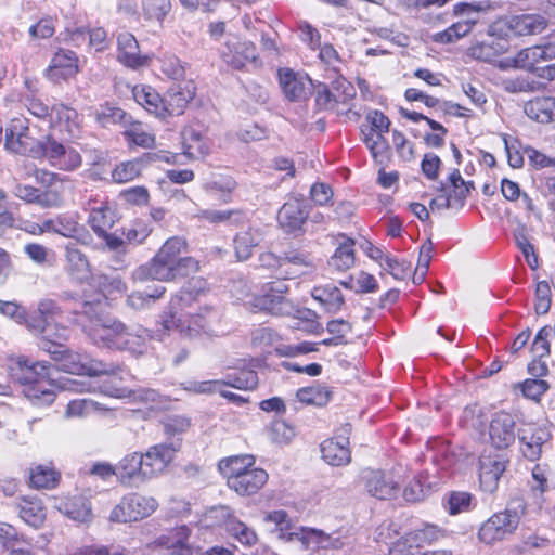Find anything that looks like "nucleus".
<instances>
[{
    "label": "nucleus",
    "instance_id": "nucleus-8",
    "mask_svg": "<svg viewBox=\"0 0 555 555\" xmlns=\"http://www.w3.org/2000/svg\"><path fill=\"white\" fill-rule=\"evenodd\" d=\"M518 525L519 516L517 512L504 511L496 513L480 527L478 537L482 542L492 544L512 534Z\"/></svg>",
    "mask_w": 555,
    "mask_h": 555
},
{
    "label": "nucleus",
    "instance_id": "nucleus-25",
    "mask_svg": "<svg viewBox=\"0 0 555 555\" xmlns=\"http://www.w3.org/2000/svg\"><path fill=\"white\" fill-rule=\"evenodd\" d=\"M255 457L250 454L234 455L219 462L218 468L227 479L228 487L232 480L241 479L247 472L255 468Z\"/></svg>",
    "mask_w": 555,
    "mask_h": 555
},
{
    "label": "nucleus",
    "instance_id": "nucleus-59",
    "mask_svg": "<svg viewBox=\"0 0 555 555\" xmlns=\"http://www.w3.org/2000/svg\"><path fill=\"white\" fill-rule=\"evenodd\" d=\"M539 53L540 48L538 46L522 49L514 57V65L519 68L532 69L541 62Z\"/></svg>",
    "mask_w": 555,
    "mask_h": 555
},
{
    "label": "nucleus",
    "instance_id": "nucleus-23",
    "mask_svg": "<svg viewBox=\"0 0 555 555\" xmlns=\"http://www.w3.org/2000/svg\"><path fill=\"white\" fill-rule=\"evenodd\" d=\"M280 82L285 96L291 101L307 99L311 80L307 76H300L291 69L280 70Z\"/></svg>",
    "mask_w": 555,
    "mask_h": 555
},
{
    "label": "nucleus",
    "instance_id": "nucleus-58",
    "mask_svg": "<svg viewBox=\"0 0 555 555\" xmlns=\"http://www.w3.org/2000/svg\"><path fill=\"white\" fill-rule=\"evenodd\" d=\"M384 133L385 132L377 131H369V133H364V142L376 160L378 157L383 158L388 150V144L384 138ZM383 159H380V162Z\"/></svg>",
    "mask_w": 555,
    "mask_h": 555
},
{
    "label": "nucleus",
    "instance_id": "nucleus-1",
    "mask_svg": "<svg viewBox=\"0 0 555 555\" xmlns=\"http://www.w3.org/2000/svg\"><path fill=\"white\" fill-rule=\"evenodd\" d=\"M186 249L184 238L173 236L168 238L152 260L139 267L133 272L137 281L144 282L153 279L158 281H173L199 270V262L193 257H181Z\"/></svg>",
    "mask_w": 555,
    "mask_h": 555
},
{
    "label": "nucleus",
    "instance_id": "nucleus-42",
    "mask_svg": "<svg viewBox=\"0 0 555 555\" xmlns=\"http://www.w3.org/2000/svg\"><path fill=\"white\" fill-rule=\"evenodd\" d=\"M185 389L195 393H214L219 392L221 397L237 405L247 402V399L232 391L224 390L221 382H190Z\"/></svg>",
    "mask_w": 555,
    "mask_h": 555
},
{
    "label": "nucleus",
    "instance_id": "nucleus-33",
    "mask_svg": "<svg viewBox=\"0 0 555 555\" xmlns=\"http://www.w3.org/2000/svg\"><path fill=\"white\" fill-rule=\"evenodd\" d=\"M120 483L130 486L134 480H143L142 453L127 454L116 466Z\"/></svg>",
    "mask_w": 555,
    "mask_h": 555
},
{
    "label": "nucleus",
    "instance_id": "nucleus-14",
    "mask_svg": "<svg viewBox=\"0 0 555 555\" xmlns=\"http://www.w3.org/2000/svg\"><path fill=\"white\" fill-rule=\"evenodd\" d=\"M515 425V418L509 413H495L489 425L491 443L498 449H505L513 444L517 437Z\"/></svg>",
    "mask_w": 555,
    "mask_h": 555
},
{
    "label": "nucleus",
    "instance_id": "nucleus-41",
    "mask_svg": "<svg viewBox=\"0 0 555 555\" xmlns=\"http://www.w3.org/2000/svg\"><path fill=\"white\" fill-rule=\"evenodd\" d=\"M449 535L447 529L434 524H424L422 528L410 531V539L415 542L416 547L437 543Z\"/></svg>",
    "mask_w": 555,
    "mask_h": 555
},
{
    "label": "nucleus",
    "instance_id": "nucleus-43",
    "mask_svg": "<svg viewBox=\"0 0 555 555\" xmlns=\"http://www.w3.org/2000/svg\"><path fill=\"white\" fill-rule=\"evenodd\" d=\"M65 251L69 273L79 281L88 279L90 270L86 255L72 244L66 245Z\"/></svg>",
    "mask_w": 555,
    "mask_h": 555
},
{
    "label": "nucleus",
    "instance_id": "nucleus-12",
    "mask_svg": "<svg viewBox=\"0 0 555 555\" xmlns=\"http://www.w3.org/2000/svg\"><path fill=\"white\" fill-rule=\"evenodd\" d=\"M42 152L50 163L61 170L73 171L81 166L82 158L78 151L65 146L54 139H48L42 144Z\"/></svg>",
    "mask_w": 555,
    "mask_h": 555
},
{
    "label": "nucleus",
    "instance_id": "nucleus-46",
    "mask_svg": "<svg viewBox=\"0 0 555 555\" xmlns=\"http://www.w3.org/2000/svg\"><path fill=\"white\" fill-rule=\"evenodd\" d=\"M475 25L474 21L463 20L456 23H453L447 29L436 33L433 35V41L436 43H453L460 40L461 38L468 35Z\"/></svg>",
    "mask_w": 555,
    "mask_h": 555
},
{
    "label": "nucleus",
    "instance_id": "nucleus-9",
    "mask_svg": "<svg viewBox=\"0 0 555 555\" xmlns=\"http://www.w3.org/2000/svg\"><path fill=\"white\" fill-rule=\"evenodd\" d=\"M363 481L367 493L379 500H389L399 491L401 479L393 472L366 470Z\"/></svg>",
    "mask_w": 555,
    "mask_h": 555
},
{
    "label": "nucleus",
    "instance_id": "nucleus-64",
    "mask_svg": "<svg viewBox=\"0 0 555 555\" xmlns=\"http://www.w3.org/2000/svg\"><path fill=\"white\" fill-rule=\"evenodd\" d=\"M418 548L410 539V531L392 543L388 555H417Z\"/></svg>",
    "mask_w": 555,
    "mask_h": 555
},
{
    "label": "nucleus",
    "instance_id": "nucleus-17",
    "mask_svg": "<svg viewBox=\"0 0 555 555\" xmlns=\"http://www.w3.org/2000/svg\"><path fill=\"white\" fill-rule=\"evenodd\" d=\"M520 449L525 457L530 461L538 460L542 454V446L550 439V433L534 425H527L517 430Z\"/></svg>",
    "mask_w": 555,
    "mask_h": 555
},
{
    "label": "nucleus",
    "instance_id": "nucleus-5",
    "mask_svg": "<svg viewBox=\"0 0 555 555\" xmlns=\"http://www.w3.org/2000/svg\"><path fill=\"white\" fill-rule=\"evenodd\" d=\"M47 352L59 363V367L67 373L77 375H111L117 372V367L101 361L91 359L86 353L69 350L65 346L47 348Z\"/></svg>",
    "mask_w": 555,
    "mask_h": 555
},
{
    "label": "nucleus",
    "instance_id": "nucleus-44",
    "mask_svg": "<svg viewBox=\"0 0 555 555\" xmlns=\"http://www.w3.org/2000/svg\"><path fill=\"white\" fill-rule=\"evenodd\" d=\"M133 98L150 113L162 118L163 98L150 86H137L133 88Z\"/></svg>",
    "mask_w": 555,
    "mask_h": 555
},
{
    "label": "nucleus",
    "instance_id": "nucleus-56",
    "mask_svg": "<svg viewBox=\"0 0 555 555\" xmlns=\"http://www.w3.org/2000/svg\"><path fill=\"white\" fill-rule=\"evenodd\" d=\"M473 505V496L468 492L454 491L448 498V512L450 515L468 512Z\"/></svg>",
    "mask_w": 555,
    "mask_h": 555
},
{
    "label": "nucleus",
    "instance_id": "nucleus-48",
    "mask_svg": "<svg viewBox=\"0 0 555 555\" xmlns=\"http://www.w3.org/2000/svg\"><path fill=\"white\" fill-rule=\"evenodd\" d=\"M353 245V240L345 238L331 257L328 261L330 266L338 271H345L351 268L354 264Z\"/></svg>",
    "mask_w": 555,
    "mask_h": 555
},
{
    "label": "nucleus",
    "instance_id": "nucleus-35",
    "mask_svg": "<svg viewBox=\"0 0 555 555\" xmlns=\"http://www.w3.org/2000/svg\"><path fill=\"white\" fill-rule=\"evenodd\" d=\"M262 241V233L259 229L248 228L238 232L233 240L235 255L238 260H247L255 247Z\"/></svg>",
    "mask_w": 555,
    "mask_h": 555
},
{
    "label": "nucleus",
    "instance_id": "nucleus-47",
    "mask_svg": "<svg viewBox=\"0 0 555 555\" xmlns=\"http://www.w3.org/2000/svg\"><path fill=\"white\" fill-rule=\"evenodd\" d=\"M53 229L52 233L60 234L68 238L82 240L83 236H88L85 228L80 225L77 220L70 216L60 215L52 219Z\"/></svg>",
    "mask_w": 555,
    "mask_h": 555
},
{
    "label": "nucleus",
    "instance_id": "nucleus-36",
    "mask_svg": "<svg viewBox=\"0 0 555 555\" xmlns=\"http://www.w3.org/2000/svg\"><path fill=\"white\" fill-rule=\"evenodd\" d=\"M526 115L539 122L546 124L555 118V98H535L525 105Z\"/></svg>",
    "mask_w": 555,
    "mask_h": 555
},
{
    "label": "nucleus",
    "instance_id": "nucleus-4",
    "mask_svg": "<svg viewBox=\"0 0 555 555\" xmlns=\"http://www.w3.org/2000/svg\"><path fill=\"white\" fill-rule=\"evenodd\" d=\"M78 321L94 344L117 349L125 325L104 315L100 304L85 302Z\"/></svg>",
    "mask_w": 555,
    "mask_h": 555
},
{
    "label": "nucleus",
    "instance_id": "nucleus-22",
    "mask_svg": "<svg viewBox=\"0 0 555 555\" xmlns=\"http://www.w3.org/2000/svg\"><path fill=\"white\" fill-rule=\"evenodd\" d=\"M96 204L95 199L87 204V209L89 210L88 223L95 234H105V231L113 228L116 215L107 202Z\"/></svg>",
    "mask_w": 555,
    "mask_h": 555
},
{
    "label": "nucleus",
    "instance_id": "nucleus-3",
    "mask_svg": "<svg viewBox=\"0 0 555 555\" xmlns=\"http://www.w3.org/2000/svg\"><path fill=\"white\" fill-rule=\"evenodd\" d=\"M160 323L165 330H176L186 338L212 337L218 334L219 317L211 308H201L195 314H178V311L164 312Z\"/></svg>",
    "mask_w": 555,
    "mask_h": 555
},
{
    "label": "nucleus",
    "instance_id": "nucleus-34",
    "mask_svg": "<svg viewBox=\"0 0 555 555\" xmlns=\"http://www.w3.org/2000/svg\"><path fill=\"white\" fill-rule=\"evenodd\" d=\"M322 457L333 466L346 465L350 462V450L347 446L346 436L341 439H327L321 444Z\"/></svg>",
    "mask_w": 555,
    "mask_h": 555
},
{
    "label": "nucleus",
    "instance_id": "nucleus-16",
    "mask_svg": "<svg viewBox=\"0 0 555 555\" xmlns=\"http://www.w3.org/2000/svg\"><path fill=\"white\" fill-rule=\"evenodd\" d=\"M287 540L300 544L305 550L339 548L344 544L339 538H333L321 530L305 527L289 532Z\"/></svg>",
    "mask_w": 555,
    "mask_h": 555
},
{
    "label": "nucleus",
    "instance_id": "nucleus-37",
    "mask_svg": "<svg viewBox=\"0 0 555 555\" xmlns=\"http://www.w3.org/2000/svg\"><path fill=\"white\" fill-rule=\"evenodd\" d=\"M189 535L190 529L186 526H180L163 537L162 544L166 546L167 555H193V550L188 543Z\"/></svg>",
    "mask_w": 555,
    "mask_h": 555
},
{
    "label": "nucleus",
    "instance_id": "nucleus-38",
    "mask_svg": "<svg viewBox=\"0 0 555 555\" xmlns=\"http://www.w3.org/2000/svg\"><path fill=\"white\" fill-rule=\"evenodd\" d=\"M311 296L332 313L339 311L344 305L340 289L331 283L315 286L311 292Z\"/></svg>",
    "mask_w": 555,
    "mask_h": 555
},
{
    "label": "nucleus",
    "instance_id": "nucleus-52",
    "mask_svg": "<svg viewBox=\"0 0 555 555\" xmlns=\"http://www.w3.org/2000/svg\"><path fill=\"white\" fill-rule=\"evenodd\" d=\"M296 397L302 403L323 406L330 401L331 391L322 386H312L299 389Z\"/></svg>",
    "mask_w": 555,
    "mask_h": 555
},
{
    "label": "nucleus",
    "instance_id": "nucleus-30",
    "mask_svg": "<svg viewBox=\"0 0 555 555\" xmlns=\"http://www.w3.org/2000/svg\"><path fill=\"white\" fill-rule=\"evenodd\" d=\"M268 481L264 469L255 467L247 472L241 479L232 480L229 488L240 495H253L257 493Z\"/></svg>",
    "mask_w": 555,
    "mask_h": 555
},
{
    "label": "nucleus",
    "instance_id": "nucleus-53",
    "mask_svg": "<svg viewBox=\"0 0 555 555\" xmlns=\"http://www.w3.org/2000/svg\"><path fill=\"white\" fill-rule=\"evenodd\" d=\"M49 383L41 379L34 385L24 388L23 392L26 398L37 404H50L54 401V392L48 387Z\"/></svg>",
    "mask_w": 555,
    "mask_h": 555
},
{
    "label": "nucleus",
    "instance_id": "nucleus-32",
    "mask_svg": "<svg viewBox=\"0 0 555 555\" xmlns=\"http://www.w3.org/2000/svg\"><path fill=\"white\" fill-rule=\"evenodd\" d=\"M548 21L541 14H521L512 17L511 29L519 36L541 34L546 29Z\"/></svg>",
    "mask_w": 555,
    "mask_h": 555
},
{
    "label": "nucleus",
    "instance_id": "nucleus-6",
    "mask_svg": "<svg viewBox=\"0 0 555 555\" xmlns=\"http://www.w3.org/2000/svg\"><path fill=\"white\" fill-rule=\"evenodd\" d=\"M157 506V501L152 496L128 494L112 509L109 520L113 522L138 521L152 515Z\"/></svg>",
    "mask_w": 555,
    "mask_h": 555
},
{
    "label": "nucleus",
    "instance_id": "nucleus-55",
    "mask_svg": "<svg viewBox=\"0 0 555 555\" xmlns=\"http://www.w3.org/2000/svg\"><path fill=\"white\" fill-rule=\"evenodd\" d=\"M125 137L129 142L143 149H151L155 144V138L147 132L140 122L132 124L126 131Z\"/></svg>",
    "mask_w": 555,
    "mask_h": 555
},
{
    "label": "nucleus",
    "instance_id": "nucleus-54",
    "mask_svg": "<svg viewBox=\"0 0 555 555\" xmlns=\"http://www.w3.org/2000/svg\"><path fill=\"white\" fill-rule=\"evenodd\" d=\"M270 440L278 444H287L295 437L294 428L282 420H276L267 428Z\"/></svg>",
    "mask_w": 555,
    "mask_h": 555
},
{
    "label": "nucleus",
    "instance_id": "nucleus-21",
    "mask_svg": "<svg viewBox=\"0 0 555 555\" xmlns=\"http://www.w3.org/2000/svg\"><path fill=\"white\" fill-rule=\"evenodd\" d=\"M117 59L120 63L130 68H139L146 65L147 57L141 55L139 43L132 34H119L117 37Z\"/></svg>",
    "mask_w": 555,
    "mask_h": 555
},
{
    "label": "nucleus",
    "instance_id": "nucleus-61",
    "mask_svg": "<svg viewBox=\"0 0 555 555\" xmlns=\"http://www.w3.org/2000/svg\"><path fill=\"white\" fill-rule=\"evenodd\" d=\"M552 332L551 325H546L538 332L531 346V351L535 358L542 359L550 354V343L547 338L552 335Z\"/></svg>",
    "mask_w": 555,
    "mask_h": 555
},
{
    "label": "nucleus",
    "instance_id": "nucleus-57",
    "mask_svg": "<svg viewBox=\"0 0 555 555\" xmlns=\"http://www.w3.org/2000/svg\"><path fill=\"white\" fill-rule=\"evenodd\" d=\"M170 7L169 0H142L143 12L149 20L162 21Z\"/></svg>",
    "mask_w": 555,
    "mask_h": 555
},
{
    "label": "nucleus",
    "instance_id": "nucleus-26",
    "mask_svg": "<svg viewBox=\"0 0 555 555\" xmlns=\"http://www.w3.org/2000/svg\"><path fill=\"white\" fill-rule=\"evenodd\" d=\"M51 124L52 127L59 132L67 134L68 137H76L80 129V120L78 113L65 105H55L51 109Z\"/></svg>",
    "mask_w": 555,
    "mask_h": 555
},
{
    "label": "nucleus",
    "instance_id": "nucleus-40",
    "mask_svg": "<svg viewBox=\"0 0 555 555\" xmlns=\"http://www.w3.org/2000/svg\"><path fill=\"white\" fill-rule=\"evenodd\" d=\"M60 480V473L51 465H35L29 470V483L36 489H52Z\"/></svg>",
    "mask_w": 555,
    "mask_h": 555
},
{
    "label": "nucleus",
    "instance_id": "nucleus-18",
    "mask_svg": "<svg viewBox=\"0 0 555 555\" xmlns=\"http://www.w3.org/2000/svg\"><path fill=\"white\" fill-rule=\"evenodd\" d=\"M194 95V88L189 83L185 86L176 85L171 87L163 98L162 118L183 114Z\"/></svg>",
    "mask_w": 555,
    "mask_h": 555
},
{
    "label": "nucleus",
    "instance_id": "nucleus-24",
    "mask_svg": "<svg viewBox=\"0 0 555 555\" xmlns=\"http://www.w3.org/2000/svg\"><path fill=\"white\" fill-rule=\"evenodd\" d=\"M255 457L250 454L234 455L219 462L218 468L227 479L228 487L232 480L241 479L247 472L255 468Z\"/></svg>",
    "mask_w": 555,
    "mask_h": 555
},
{
    "label": "nucleus",
    "instance_id": "nucleus-50",
    "mask_svg": "<svg viewBox=\"0 0 555 555\" xmlns=\"http://www.w3.org/2000/svg\"><path fill=\"white\" fill-rule=\"evenodd\" d=\"M235 181L229 176L216 175L204 184V190L212 195L217 196L223 202H228V196L235 189Z\"/></svg>",
    "mask_w": 555,
    "mask_h": 555
},
{
    "label": "nucleus",
    "instance_id": "nucleus-29",
    "mask_svg": "<svg viewBox=\"0 0 555 555\" xmlns=\"http://www.w3.org/2000/svg\"><path fill=\"white\" fill-rule=\"evenodd\" d=\"M307 219L304 205L297 201L285 203L279 211L278 220L286 232H294L301 228Z\"/></svg>",
    "mask_w": 555,
    "mask_h": 555
},
{
    "label": "nucleus",
    "instance_id": "nucleus-39",
    "mask_svg": "<svg viewBox=\"0 0 555 555\" xmlns=\"http://www.w3.org/2000/svg\"><path fill=\"white\" fill-rule=\"evenodd\" d=\"M224 526L229 535L242 545L251 546L258 541L256 531L233 515L228 516Z\"/></svg>",
    "mask_w": 555,
    "mask_h": 555
},
{
    "label": "nucleus",
    "instance_id": "nucleus-63",
    "mask_svg": "<svg viewBox=\"0 0 555 555\" xmlns=\"http://www.w3.org/2000/svg\"><path fill=\"white\" fill-rule=\"evenodd\" d=\"M66 514L74 520L85 522L91 517V508L85 499L78 498L66 505Z\"/></svg>",
    "mask_w": 555,
    "mask_h": 555
},
{
    "label": "nucleus",
    "instance_id": "nucleus-27",
    "mask_svg": "<svg viewBox=\"0 0 555 555\" xmlns=\"http://www.w3.org/2000/svg\"><path fill=\"white\" fill-rule=\"evenodd\" d=\"M184 154L191 159H202L210 152V143L205 134L192 126L185 127L182 132Z\"/></svg>",
    "mask_w": 555,
    "mask_h": 555
},
{
    "label": "nucleus",
    "instance_id": "nucleus-62",
    "mask_svg": "<svg viewBox=\"0 0 555 555\" xmlns=\"http://www.w3.org/2000/svg\"><path fill=\"white\" fill-rule=\"evenodd\" d=\"M140 173V165L135 162H126L116 166L112 178L117 183H126L133 180Z\"/></svg>",
    "mask_w": 555,
    "mask_h": 555
},
{
    "label": "nucleus",
    "instance_id": "nucleus-31",
    "mask_svg": "<svg viewBox=\"0 0 555 555\" xmlns=\"http://www.w3.org/2000/svg\"><path fill=\"white\" fill-rule=\"evenodd\" d=\"M250 306L260 311H266L275 315L286 313L291 307L285 296L276 295L273 292L268 291L264 286L262 288V294L253 297Z\"/></svg>",
    "mask_w": 555,
    "mask_h": 555
},
{
    "label": "nucleus",
    "instance_id": "nucleus-13",
    "mask_svg": "<svg viewBox=\"0 0 555 555\" xmlns=\"http://www.w3.org/2000/svg\"><path fill=\"white\" fill-rule=\"evenodd\" d=\"M283 279H296L317 270L315 258L311 253L293 247L283 253Z\"/></svg>",
    "mask_w": 555,
    "mask_h": 555
},
{
    "label": "nucleus",
    "instance_id": "nucleus-51",
    "mask_svg": "<svg viewBox=\"0 0 555 555\" xmlns=\"http://www.w3.org/2000/svg\"><path fill=\"white\" fill-rule=\"evenodd\" d=\"M69 331L67 327L60 325L55 322L47 323L42 327L43 344L41 348L47 351V348L54 349L56 346H63L62 341L68 339Z\"/></svg>",
    "mask_w": 555,
    "mask_h": 555
},
{
    "label": "nucleus",
    "instance_id": "nucleus-7",
    "mask_svg": "<svg viewBox=\"0 0 555 555\" xmlns=\"http://www.w3.org/2000/svg\"><path fill=\"white\" fill-rule=\"evenodd\" d=\"M5 147L16 154L36 155L42 145L31 134L25 118H13L5 129Z\"/></svg>",
    "mask_w": 555,
    "mask_h": 555
},
{
    "label": "nucleus",
    "instance_id": "nucleus-15",
    "mask_svg": "<svg viewBox=\"0 0 555 555\" xmlns=\"http://www.w3.org/2000/svg\"><path fill=\"white\" fill-rule=\"evenodd\" d=\"M44 362H30L28 359L18 358L9 367V374L13 382L25 387L34 385L41 379H47L49 372Z\"/></svg>",
    "mask_w": 555,
    "mask_h": 555
},
{
    "label": "nucleus",
    "instance_id": "nucleus-45",
    "mask_svg": "<svg viewBox=\"0 0 555 555\" xmlns=\"http://www.w3.org/2000/svg\"><path fill=\"white\" fill-rule=\"evenodd\" d=\"M20 517L29 526L38 528L46 519V511L40 500L23 499L18 505Z\"/></svg>",
    "mask_w": 555,
    "mask_h": 555
},
{
    "label": "nucleus",
    "instance_id": "nucleus-19",
    "mask_svg": "<svg viewBox=\"0 0 555 555\" xmlns=\"http://www.w3.org/2000/svg\"><path fill=\"white\" fill-rule=\"evenodd\" d=\"M223 61L233 69H243L247 63L256 67L260 65L256 46L250 41L227 44V51H222Z\"/></svg>",
    "mask_w": 555,
    "mask_h": 555
},
{
    "label": "nucleus",
    "instance_id": "nucleus-2",
    "mask_svg": "<svg viewBox=\"0 0 555 555\" xmlns=\"http://www.w3.org/2000/svg\"><path fill=\"white\" fill-rule=\"evenodd\" d=\"M34 178L42 188L28 184H16L13 193L27 204H35L42 209H57L65 203V178L44 169H36Z\"/></svg>",
    "mask_w": 555,
    "mask_h": 555
},
{
    "label": "nucleus",
    "instance_id": "nucleus-60",
    "mask_svg": "<svg viewBox=\"0 0 555 555\" xmlns=\"http://www.w3.org/2000/svg\"><path fill=\"white\" fill-rule=\"evenodd\" d=\"M145 343V336L139 333H132L124 326L121 337L119 338L117 349H127L131 352L141 353Z\"/></svg>",
    "mask_w": 555,
    "mask_h": 555
},
{
    "label": "nucleus",
    "instance_id": "nucleus-11",
    "mask_svg": "<svg viewBox=\"0 0 555 555\" xmlns=\"http://www.w3.org/2000/svg\"><path fill=\"white\" fill-rule=\"evenodd\" d=\"M507 460L496 452L482 453L479 457V481L481 488L489 493L498 489L499 480L505 472Z\"/></svg>",
    "mask_w": 555,
    "mask_h": 555
},
{
    "label": "nucleus",
    "instance_id": "nucleus-20",
    "mask_svg": "<svg viewBox=\"0 0 555 555\" xmlns=\"http://www.w3.org/2000/svg\"><path fill=\"white\" fill-rule=\"evenodd\" d=\"M78 72L77 56L70 50L60 49L51 60L47 69V77L59 82L66 80Z\"/></svg>",
    "mask_w": 555,
    "mask_h": 555
},
{
    "label": "nucleus",
    "instance_id": "nucleus-49",
    "mask_svg": "<svg viewBox=\"0 0 555 555\" xmlns=\"http://www.w3.org/2000/svg\"><path fill=\"white\" fill-rule=\"evenodd\" d=\"M222 386L233 387L240 390H253L258 385V375L253 370H242L233 374H228L224 379H219Z\"/></svg>",
    "mask_w": 555,
    "mask_h": 555
},
{
    "label": "nucleus",
    "instance_id": "nucleus-28",
    "mask_svg": "<svg viewBox=\"0 0 555 555\" xmlns=\"http://www.w3.org/2000/svg\"><path fill=\"white\" fill-rule=\"evenodd\" d=\"M507 49L508 42L506 39L489 37L488 39L472 46L468 53L476 60L492 62L499 55L505 53Z\"/></svg>",
    "mask_w": 555,
    "mask_h": 555
},
{
    "label": "nucleus",
    "instance_id": "nucleus-10",
    "mask_svg": "<svg viewBox=\"0 0 555 555\" xmlns=\"http://www.w3.org/2000/svg\"><path fill=\"white\" fill-rule=\"evenodd\" d=\"M177 448L173 443H159L150 447L142 454L143 480L163 474L172 462Z\"/></svg>",
    "mask_w": 555,
    "mask_h": 555
}]
</instances>
